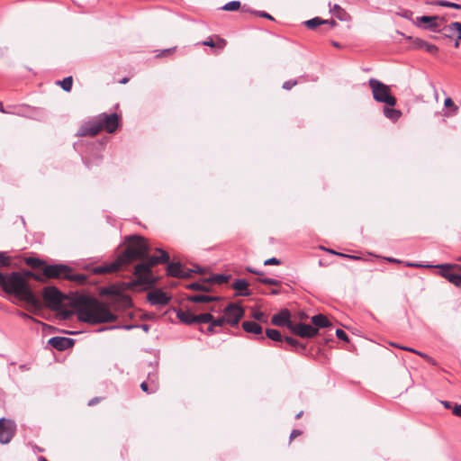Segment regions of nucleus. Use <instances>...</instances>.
I'll use <instances>...</instances> for the list:
<instances>
[{
  "mask_svg": "<svg viewBox=\"0 0 461 461\" xmlns=\"http://www.w3.org/2000/svg\"><path fill=\"white\" fill-rule=\"evenodd\" d=\"M127 248L118 259L122 266L130 264L133 260L146 259L145 261L135 266L134 276L136 279L129 284L130 287L138 285L152 286L157 282V278L153 276L151 267L158 264L168 263L169 255L167 251L157 249L161 253L159 257H149V247L147 240L139 235H131L127 237Z\"/></svg>",
  "mask_w": 461,
  "mask_h": 461,
  "instance_id": "nucleus-1",
  "label": "nucleus"
},
{
  "mask_svg": "<svg viewBox=\"0 0 461 461\" xmlns=\"http://www.w3.org/2000/svg\"><path fill=\"white\" fill-rule=\"evenodd\" d=\"M70 305L76 311L77 319L86 323L99 324L116 320V315L94 297L75 295L71 298Z\"/></svg>",
  "mask_w": 461,
  "mask_h": 461,
  "instance_id": "nucleus-2",
  "label": "nucleus"
},
{
  "mask_svg": "<svg viewBox=\"0 0 461 461\" xmlns=\"http://www.w3.org/2000/svg\"><path fill=\"white\" fill-rule=\"evenodd\" d=\"M0 288L8 294H13L34 308H40L41 303L32 290L24 275L14 271L10 274L0 272Z\"/></svg>",
  "mask_w": 461,
  "mask_h": 461,
  "instance_id": "nucleus-3",
  "label": "nucleus"
},
{
  "mask_svg": "<svg viewBox=\"0 0 461 461\" xmlns=\"http://www.w3.org/2000/svg\"><path fill=\"white\" fill-rule=\"evenodd\" d=\"M119 126V116L116 113H100L80 126L77 135L78 136H95L101 131L104 130L109 133H113Z\"/></svg>",
  "mask_w": 461,
  "mask_h": 461,
  "instance_id": "nucleus-4",
  "label": "nucleus"
},
{
  "mask_svg": "<svg viewBox=\"0 0 461 461\" xmlns=\"http://www.w3.org/2000/svg\"><path fill=\"white\" fill-rule=\"evenodd\" d=\"M43 276L51 279H66L78 284H84L86 281V276L84 274H73L72 268L64 264L48 265L43 267Z\"/></svg>",
  "mask_w": 461,
  "mask_h": 461,
  "instance_id": "nucleus-5",
  "label": "nucleus"
},
{
  "mask_svg": "<svg viewBox=\"0 0 461 461\" xmlns=\"http://www.w3.org/2000/svg\"><path fill=\"white\" fill-rule=\"evenodd\" d=\"M368 85L372 89L373 97L376 102L389 106L396 104V98L390 94V87L375 78H370Z\"/></svg>",
  "mask_w": 461,
  "mask_h": 461,
  "instance_id": "nucleus-6",
  "label": "nucleus"
},
{
  "mask_svg": "<svg viewBox=\"0 0 461 461\" xmlns=\"http://www.w3.org/2000/svg\"><path fill=\"white\" fill-rule=\"evenodd\" d=\"M46 305L52 310L59 311L64 300L63 294L55 286H47L42 293Z\"/></svg>",
  "mask_w": 461,
  "mask_h": 461,
  "instance_id": "nucleus-7",
  "label": "nucleus"
},
{
  "mask_svg": "<svg viewBox=\"0 0 461 461\" xmlns=\"http://www.w3.org/2000/svg\"><path fill=\"white\" fill-rule=\"evenodd\" d=\"M176 317L179 321L187 325L205 323L211 320V313L203 312L201 314H194L192 312L179 309L176 311Z\"/></svg>",
  "mask_w": 461,
  "mask_h": 461,
  "instance_id": "nucleus-8",
  "label": "nucleus"
},
{
  "mask_svg": "<svg viewBox=\"0 0 461 461\" xmlns=\"http://www.w3.org/2000/svg\"><path fill=\"white\" fill-rule=\"evenodd\" d=\"M16 431V424L14 420L9 419H0V443H9Z\"/></svg>",
  "mask_w": 461,
  "mask_h": 461,
  "instance_id": "nucleus-9",
  "label": "nucleus"
},
{
  "mask_svg": "<svg viewBox=\"0 0 461 461\" xmlns=\"http://www.w3.org/2000/svg\"><path fill=\"white\" fill-rule=\"evenodd\" d=\"M227 323L232 327H235L239 324L240 319L244 316V309L236 304V303H229L227 307L223 310Z\"/></svg>",
  "mask_w": 461,
  "mask_h": 461,
  "instance_id": "nucleus-10",
  "label": "nucleus"
},
{
  "mask_svg": "<svg viewBox=\"0 0 461 461\" xmlns=\"http://www.w3.org/2000/svg\"><path fill=\"white\" fill-rule=\"evenodd\" d=\"M455 264H441L436 266V267L439 268V274L441 276L446 278L449 283L453 284L456 287H461V275L452 273L450 270L454 268H457Z\"/></svg>",
  "mask_w": 461,
  "mask_h": 461,
  "instance_id": "nucleus-11",
  "label": "nucleus"
},
{
  "mask_svg": "<svg viewBox=\"0 0 461 461\" xmlns=\"http://www.w3.org/2000/svg\"><path fill=\"white\" fill-rule=\"evenodd\" d=\"M271 323L277 327H286L291 330L294 322L291 321V312L288 309H282L278 313L274 314Z\"/></svg>",
  "mask_w": 461,
  "mask_h": 461,
  "instance_id": "nucleus-12",
  "label": "nucleus"
},
{
  "mask_svg": "<svg viewBox=\"0 0 461 461\" xmlns=\"http://www.w3.org/2000/svg\"><path fill=\"white\" fill-rule=\"evenodd\" d=\"M291 331L301 337V338H307V339H311V338H313L315 337L317 334H318V329L310 325V324H306V323H303V322H300V323H297V324H294L293 325L292 329H291Z\"/></svg>",
  "mask_w": 461,
  "mask_h": 461,
  "instance_id": "nucleus-13",
  "label": "nucleus"
},
{
  "mask_svg": "<svg viewBox=\"0 0 461 461\" xmlns=\"http://www.w3.org/2000/svg\"><path fill=\"white\" fill-rule=\"evenodd\" d=\"M193 269H185L181 263L179 262H171L168 263L167 267V273L168 276L177 278H187L190 277Z\"/></svg>",
  "mask_w": 461,
  "mask_h": 461,
  "instance_id": "nucleus-14",
  "label": "nucleus"
},
{
  "mask_svg": "<svg viewBox=\"0 0 461 461\" xmlns=\"http://www.w3.org/2000/svg\"><path fill=\"white\" fill-rule=\"evenodd\" d=\"M147 299L152 305L165 306L169 303L171 298L161 289H156L148 294Z\"/></svg>",
  "mask_w": 461,
  "mask_h": 461,
  "instance_id": "nucleus-15",
  "label": "nucleus"
},
{
  "mask_svg": "<svg viewBox=\"0 0 461 461\" xmlns=\"http://www.w3.org/2000/svg\"><path fill=\"white\" fill-rule=\"evenodd\" d=\"M49 345L57 350L63 351L74 345V339L67 337H52L48 341Z\"/></svg>",
  "mask_w": 461,
  "mask_h": 461,
  "instance_id": "nucleus-16",
  "label": "nucleus"
},
{
  "mask_svg": "<svg viewBox=\"0 0 461 461\" xmlns=\"http://www.w3.org/2000/svg\"><path fill=\"white\" fill-rule=\"evenodd\" d=\"M121 267H122V265H121L119 259L117 258L116 260H114L113 262H112L110 264H105L103 266L95 267L94 268V273L99 274V275L113 273V272L120 270Z\"/></svg>",
  "mask_w": 461,
  "mask_h": 461,
  "instance_id": "nucleus-17",
  "label": "nucleus"
},
{
  "mask_svg": "<svg viewBox=\"0 0 461 461\" xmlns=\"http://www.w3.org/2000/svg\"><path fill=\"white\" fill-rule=\"evenodd\" d=\"M438 16H428L423 15L420 17H417L416 22L414 23L416 25L420 26V23H427V25L424 26L425 29H429L430 31L436 32L438 28Z\"/></svg>",
  "mask_w": 461,
  "mask_h": 461,
  "instance_id": "nucleus-18",
  "label": "nucleus"
},
{
  "mask_svg": "<svg viewBox=\"0 0 461 461\" xmlns=\"http://www.w3.org/2000/svg\"><path fill=\"white\" fill-rule=\"evenodd\" d=\"M186 300L192 303H203L217 302L220 301L221 298L219 296H211L207 294H191L186 296Z\"/></svg>",
  "mask_w": 461,
  "mask_h": 461,
  "instance_id": "nucleus-19",
  "label": "nucleus"
},
{
  "mask_svg": "<svg viewBox=\"0 0 461 461\" xmlns=\"http://www.w3.org/2000/svg\"><path fill=\"white\" fill-rule=\"evenodd\" d=\"M232 288L239 291L238 295L249 296L250 292L249 291V283L245 279H236L232 284Z\"/></svg>",
  "mask_w": 461,
  "mask_h": 461,
  "instance_id": "nucleus-20",
  "label": "nucleus"
},
{
  "mask_svg": "<svg viewBox=\"0 0 461 461\" xmlns=\"http://www.w3.org/2000/svg\"><path fill=\"white\" fill-rule=\"evenodd\" d=\"M243 330L248 333H253L256 335L262 334V327L255 321H246L242 323Z\"/></svg>",
  "mask_w": 461,
  "mask_h": 461,
  "instance_id": "nucleus-21",
  "label": "nucleus"
},
{
  "mask_svg": "<svg viewBox=\"0 0 461 461\" xmlns=\"http://www.w3.org/2000/svg\"><path fill=\"white\" fill-rule=\"evenodd\" d=\"M312 322L315 328H327L331 326V322L323 314H316L312 317Z\"/></svg>",
  "mask_w": 461,
  "mask_h": 461,
  "instance_id": "nucleus-22",
  "label": "nucleus"
},
{
  "mask_svg": "<svg viewBox=\"0 0 461 461\" xmlns=\"http://www.w3.org/2000/svg\"><path fill=\"white\" fill-rule=\"evenodd\" d=\"M186 288L203 292H208L210 290L209 282L207 281V279H203L201 282H193L191 284H188L186 285Z\"/></svg>",
  "mask_w": 461,
  "mask_h": 461,
  "instance_id": "nucleus-23",
  "label": "nucleus"
},
{
  "mask_svg": "<svg viewBox=\"0 0 461 461\" xmlns=\"http://www.w3.org/2000/svg\"><path fill=\"white\" fill-rule=\"evenodd\" d=\"M101 295H111V296H120L122 294V291L120 287L115 285L104 286L101 288L100 291Z\"/></svg>",
  "mask_w": 461,
  "mask_h": 461,
  "instance_id": "nucleus-24",
  "label": "nucleus"
},
{
  "mask_svg": "<svg viewBox=\"0 0 461 461\" xmlns=\"http://www.w3.org/2000/svg\"><path fill=\"white\" fill-rule=\"evenodd\" d=\"M284 340L288 345H290L296 352H303L306 348V346L304 344L300 343L297 339L292 337L285 336Z\"/></svg>",
  "mask_w": 461,
  "mask_h": 461,
  "instance_id": "nucleus-25",
  "label": "nucleus"
},
{
  "mask_svg": "<svg viewBox=\"0 0 461 461\" xmlns=\"http://www.w3.org/2000/svg\"><path fill=\"white\" fill-rule=\"evenodd\" d=\"M25 263L33 269H41L47 266L46 262L37 258H27Z\"/></svg>",
  "mask_w": 461,
  "mask_h": 461,
  "instance_id": "nucleus-26",
  "label": "nucleus"
},
{
  "mask_svg": "<svg viewBox=\"0 0 461 461\" xmlns=\"http://www.w3.org/2000/svg\"><path fill=\"white\" fill-rule=\"evenodd\" d=\"M384 114L386 118L390 119L393 122H395L401 117L402 112L392 107H384Z\"/></svg>",
  "mask_w": 461,
  "mask_h": 461,
  "instance_id": "nucleus-27",
  "label": "nucleus"
},
{
  "mask_svg": "<svg viewBox=\"0 0 461 461\" xmlns=\"http://www.w3.org/2000/svg\"><path fill=\"white\" fill-rule=\"evenodd\" d=\"M230 275L216 274V275H212V276L207 278V281L209 282V284L212 283V284L221 285V284L227 283L230 279Z\"/></svg>",
  "mask_w": 461,
  "mask_h": 461,
  "instance_id": "nucleus-28",
  "label": "nucleus"
},
{
  "mask_svg": "<svg viewBox=\"0 0 461 461\" xmlns=\"http://www.w3.org/2000/svg\"><path fill=\"white\" fill-rule=\"evenodd\" d=\"M266 335L268 339L273 341L281 342L284 340L285 336H282L281 332L275 329H267Z\"/></svg>",
  "mask_w": 461,
  "mask_h": 461,
  "instance_id": "nucleus-29",
  "label": "nucleus"
},
{
  "mask_svg": "<svg viewBox=\"0 0 461 461\" xmlns=\"http://www.w3.org/2000/svg\"><path fill=\"white\" fill-rule=\"evenodd\" d=\"M140 389L147 393H154L158 389V383L152 382L148 384L147 382H142L140 384Z\"/></svg>",
  "mask_w": 461,
  "mask_h": 461,
  "instance_id": "nucleus-30",
  "label": "nucleus"
},
{
  "mask_svg": "<svg viewBox=\"0 0 461 461\" xmlns=\"http://www.w3.org/2000/svg\"><path fill=\"white\" fill-rule=\"evenodd\" d=\"M327 22H325L323 19L320 18V17H314L312 19H310V20H307L304 22V24L305 26L308 28V29H311V30H314L316 29L318 26L321 25V24H325Z\"/></svg>",
  "mask_w": 461,
  "mask_h": 461,
  "instance_id": "nucleus-31",
  "label": "nucleus"
},
{
  "mask_svg": "<svg viewBox=\"0 0 461 461\" xmlns=\"http://www.w3.org/2000/svg\"><path fill=\"white\" fill-rule=\"evenodd\" d=\"M204 46H208L211 48L218 47L219 49H223L226 45V41L223 39H218V42L215 43L212 39L209 38L202 43Z\"/></svg>",
  "mask_w": 461,
  "mask_h": 461,
  "instance_id": "nucleus-32",
  "label": "nucleus"
},
{
  "mask_svg": "<svg viewBox=\"0 0 461 461\" xmlns=\"http://www.w3.org/2000/svg\"><path fill=\"white\" fill-rule=\"evenodd\" d=\"M58 84L61 86V88L64 91L69 92L72 88L73 78L72 77H67L63 80L59 81Z\"/></svg>",
  "mask_w": 461,
  "mask_h": 461,
  "instance_id": "nucleus-33",
  "label": "nucleus"
},
{
  "mask_svg": "<svg viewBox=\"0 0 461 461\" xmlns=\"http://www.w3.org/2000/svg\"><path fill=\"white\" fill-rule=\"evenodd\" d=\"M257 281L259 283L265 284V285H281L280 280L275 279V278H269V277H265V278L258 277L257 279Z\"/></svg>",
  "mask_w": 461,
  "mask_h": 461,
  "instance_id": "nucleus-34",
  "label": "nucleus"
},
{
  "mask_svg": "<svg viewBox=\"0 0 461 461\" xmlns=\"http://www.w3.org/2000/svg\"><path fill=\"white\" fill-rule=\"evenodd\" d=\"M240 7V1H230L223 5L222 9L225 11H237Z\"/></svg>",
  "mask_w": 461,
  "mask_h": 461,
  "instance_id": "nucleus-35",
  "label": "nucleus"
},
{
  "mask_svg": "<svg viewBox=\"0 0 461 461\" xmlns=\"http://www.w3.org/2000/svg\"><path fill=\"white\" fill-rule=\"evenodd\" d=\"M438 5L443 6V7H449V8H453V9H456V10H461V5L453 3V2H449V1H445V0L438 1Z\"/></svg>",
  "mask_w": 461,
  "mask_h": 461,
  "instance_id": "nucleus-36",
  "label": "nucleus"
},
{
  "mask_svg": "<svg viewBox=\"0 0 461 461\" xmlns=\"http://www.w3.org/2000/svg\"><path fill=\"white\" fill-rule=\"evenodd\" d=\"M209 321H212L213 322V325H215L216 327H222L225 323H227V321H226V318H225V315L224 316H221V317H218V318H214L212 316V314L211 313V320H209ZM207 321H205V323H207Z\"/></svg>",
  "mask_w": 461,
  "mask_h": 461,
  "instance_id": "nucleus-37",
  "label": "nucleus"
},
{
  "mask_svg": "<svg viewBox=\"0 0 461 461\" xmlns=\"http://www.w3.org/2000/svg\"><path fill=\"white\" fill-rule=\"evenodd\" d=\"M407 39L412 42L413 48H415V49H423L424 48V45L426 42L425 41H423L420 38H412L411 36H409Z\"/></svg>",
  "mask_w": 461,
  "mask_h": 461,
  "instance_id": "nucleus-38",
  "label": "nucleus"
},
{
  "mask_svg": "<svg viewBox=\"0 0 461 461\" xmlns=\"http://www.w3.org/2000/svg\"><path fill=\"white\" fill-rule=\"evenodd\" d=\"M11 265V258L5 252H0V267H7Z\"/></svg>",
  "mask_w": 461,
  "mask_h": 461,
  "instance_id": "nucleus-39",
  "label": "nucleus"
},
{
  "mask_svg": "<svg viewBox=\"0 0 461 461\" xmlns=\"http://www.w3.org/2000/svg\"><path fill=\"white\" fill-rule=\"evenodd\" d=\"M23 275H24L25 276V279L27 280V278H33L35 279L36 281H39V282H44V278L43 276L38 275V274H35L32 271H24L23 273H22Z\"/></svg>",
  "mask_w": 461,
  "mask_h": 461,
  "instance_id": "nucleus-40",
  "label": "nucleus"
},
{
  "mask_svg": "<svg viewBox=\"0 0 461 461\" xmlns=\"http://www.w3.org/2000/svg\"><path fill=\"white\" fill-rule=\"evenodd\" d=\"M456 29H454V27L452 26V23H450L448 25H446L443 29H442V32H445V36L447 37V38H451L454 33H456Z\"/></svg>",
  "mask_w": 461,
  "mask_h": 461,
  "instance_id": "nucleus-41",
  "label": "nucleus"
},
{
  "mask_svg": "<svg viewBox=\"0 0 461 461\" xmlns=\"http://www.w3.org/2000/svg\"><path fill=\"white\" fill-rule=\"evenodd\" d=\"M444 105L447 108H451L454 113H456L458 110V107L454 104L453 100L450 97L445 99Z\"/></svg>",
  "mask_w": 461,
  "mask_h": 461,
  "instance_id": "nucleus-42",
  "label": "nucleus"
},
{
  "mask_svg": "<svg viewBox=\"0 0 461 461\" xmlns=\"http://www.w3.org/2000/svg\"><path fill=\"white\" fill-rule=\"evenodd\" d=\"M426 50L427 52L430 53V54H437L438 51V48L434 45V44H430L429 42H425V45H424V48Z\"/></svg>",
  "mask_w": 461,
  "mask_h": 461,
  "instance_id": "nucleus-43",
  "label": "nucleus"
},
{
  "mask_svg": "<svg viewBox=\"0 0 461 461\" xmlns=\"http://www.w3.org/2000/svg\"><path fill=\"white\" fill-rule=\"evenodd\" d=\"M391 345H392V346H393V347H396V348H402V349H403V350H406V351H410V352L416 353V354H418V355L421 356L422 357H427V355H426V354H423V353H421V352H420V351H418V350H416V349H413V348H408V347H402V346H399V345H397V344H395V343H392Z\"/></svg>",
  "mask_w": 461,
  "mask_h": 461,
  "instance_id": "nucleus-44",
  "label": "nucleus"
},
{
  "mask_svg": "<svg viewBox=\"0 0 461 461\" xmlns=\"http://www.w3.org/2000/svg\"><path fill=\"white\" fill-rule=\"evenodd\" d=\"M397 15H399V16H401L402 18H405L407 20H411L413 13L411 10L404 9V10H402L401 12H398Z\"/></svg>",
  "mask_w": 461,
  "mask_h": 461,
  "instance_id": "nucleus-45",
  "label": "nucleus"
},
{
  "mask_svg": "<svg viewBox=\"0 0 461 461\" xmlns=\"http://www.w3.org/2000/svg\"><path fill=\"white\" fill-rule=\"evenodd\" d=\"M336 336L338 337V339L343 340V341H348V336L347 335V333L341 330V329H337L336 330Z\"/></svg>",
  "mask_w": 461,
  "mask_h": 461,
  "instance_id": "nucleus-46",
  "label": "nucleus"
},
{
  "mask_svg": "<svg viewBox=\"0 0 461 461\" xmlns=\"http://www.w3.org/2000/svg\"><path fill=\"white\" fill-rule=\"evenodd\" d=\"M331 11L333 13L336 14L337 17L339 19V20H342V17L340 16V13H343L344 10L341 8V6L338 4H335L331 9Z\"/></svg>",
  "mask_w": 461,
  "mask_h": 461,
  "instance_id": "nucleus-47",
  "label": "nucleus"
},
{
  "mask_svg": "<svg viewBox=\"0 0 461 461\" xmlns=\"http://www.w3.org/2000/svg\"><path fill=\"white\" fill-rule=\"evenodd\" d=\"M296 84H297L296 80H288L283 84V88L285 90H291Z\"/></svg>",
  "mask_w": 461,
  "mask_h": 461,
  "instance_id": "nucleus-48",
  "label": "nucleus"
},
{
  "mask_svg": "<svg viewBox=\"0 0 461 461\" xmlns=\"http://www.w3.org/2000/svg\"><path fill=\"white\" fill-rule=\"evenodd\" d=\"M452 26L456 29V32L457 33V40L461 41V23L453 22Z\"/></svg>",
  "mask_w": 461,
  "mask_h": 461,
  "instance_id": "nucleus-49",
  "label": "nucleus"
},
{
  "mask_svg": "<svg viewBox=\"0 0 461 461\" xmlns=\"http://www.w3.org/2000/svg\"><path fill=\"white\" fill-rule=\"evenodd\" d=\"M206 324H208V327L206 329V334L208 335H212L214 334L216 331H215V328L216 326L213 325V322L212 321H208Z\"/></svg>",
  "mask_w": 461,
  "mask_h": 461,
  "instance_id": "nucleus-50",
  "label": "nucleus"
},
{
  "mask_svg": "<svg viewBox=\"0 0 461 461\" xmlns=\"http://www.w3.org/2000/svg\"><path fill=\"white\" fill-rule=\"evenodd\" d=\"M280 263H281V261L279 259H277L276 258H271L265 260L264 265L265 266L280 265Z\"/></svg>",
  "mask_w": 461,
  "mask_h": 461,
  "instance_id": "nucleus-51",
  "label": "nucleus"
},
{
  "mask_svg": "<svg viewBox=\"0 0 461 461\" xmlns=\"http://www.w3.org/2000/svg\"><path fill=\"white\" fill-rule=\"evenodd\" d=\"M255 14H258L260 17L267 18V19L271 20V21L274 20L273 16L271 14H267V12L257 11V12H255Z\"/></svg>",
  "mask_w": 461,
  "mask_h": 461,
  "instance_id": "nucleus-52",
  "label": "nucleus"
},
{
  "mask_svg": "<svg viewBox=\"0 0 461 461\" xmlns=\"http://www.w3.org/2000/svg\"><path fill=\"white\" fill-rule=\"evenodd\" d=\"M252 316L257 321H262L264 318V313L260 311H257L253 312Z\"/></svg>",
  "mask_w": 461,
  "mask_h": 461,
  "instance_id": "nucleus-53",
  "label": "nucleus"
},
{
  "mask_svg": "<svg viewBox=\"0 0 461 461\" xmlns=\"http://www.w3.org/2000/svg\"><path fill=\"white\" fill-rule=\"evenodd\" d=\"M452 413L455 416L461 417V404L456 405L452 410Z\"/></svg>",
  "mask_w": 461,
  "mask_h": 461,
  "instance_id": "nucleus-54",
  "label": "nucleus"
},
{
  "mask_svg": "<svg viewBox=\"0 0 461 461\" xmlns=\"http://www.w3.org/2000/svg\"><path fill=\"white\" fill-rule=\"evenodd\" d=\"M246 270H247L248 272H249V273H252V274H255V275H258V276H263V274H264L263 272L258 271V270H257V269H255V268H253V267H248L246 268Z\"/></svg>",
  "mask_w": 461,
  "mask_h": 461,
  "instance_id": "nucleus-55",
  "label": "nucleus"
},
{
  "mask_svg": "<svg viewBox=\"0 0 461 461\" xmlns=\"http://www.w3.org/2000/svg\"><path fill=\"white\" fill-rule=\"evenodd\" d=\"M302 434V431L299 429H293L290 434V440L295 438L296 437L300 436Z\"/></svg>",
  "mask_w": 461,
  "mask_h": 461,
  "instance_id": "nucleus-56",
  "label": "nucleus"
},
{
  "mask_svg": "<svg viewBox=\"0 0 461 461\" xmlns=\"http://www.w3.org/2000/svg\"><path fill=\"white\" fill-rule=\"evenodd\" d=\"M336 255L342 257V258H350V259H358L359 258L357 256L348 255V254H344V253H340V252L336 253Z\"/></svg>",
  "mask_w": 461,
  "mask_h": 461,
  "instance_id": "nucleus-57",
  "label": "nucleus"
},
{
  "mask_svg": "<svg viewBox=\"0 0 461 461\" xmlns=\"http://www.w3.org/2000/svg\"><path fill=\"white\" fill-rule=\"evenodd\" d=\"M101 401V398L100 397H95L93 399H91L89 402H88V405L89 406H93L96 403H98L99 402Z\"/></svg>",
  "mask_w": 461,
  "mask_h": 461,
  "instance_id": "nucleus-58",
  "label": "nucleus"
},
{
  "mask_svg": "<svg viewBox=\"0 0 461 461\" xmlns=\"http://www.w3.org/2000/svg\"><path fill=\"white\" fill-rule=\"evenodd\" d=\"M204 310L208 311L207 312H209V313L218 312V310L216 309V307L214 305L207 306L204 308Z\"/></svg>",
  "mask_w": 461,
  "mask_h": 461,
  "instance_id": "nucleus-59",
  "label": "nucleus"
},
{
  "mask_svg": "<svg viewBox=\"0 0 461 461\" xmlns=\"http://www.w3.org/2000/svg\"><path fill=\"white\" fill-rule=\"evenodd\" d=\"M327 22L325 24H329L331 28L336 27L338 25L335 20H324Z\"/></svg>",
  "mask_w": 461,
  "mask_h": 461,
  "instance_id": "nucleus-60",
  "label": "nucleus"
},
{
  "mask_svg": "<svg viewBox=\"0 0 461 461\" xmlns=\"http://www.w3.org/2000/svg\"><path fill=\"white\" fill-rule=\"evenodd\" d=\"M406 266L409 267H424L423 265L421 264H418V263H406Z\"/></svg>",
  "mask_w": 461,
  "mask_h": 461,
  "instance_id": "nucleus-61",
  "label": "nucleus"
},
{
  "mask_svg": "<svg viewBox=\"0 0 461 461\" xmlns=\"http://www.w3.org/2000/svg\"><path fill=\"white\" fill-rule=\"evenodd\" d=\"M18 315L24 320L31 319V316L23 312H19Z\"/></svg>",
  "mask_w": 461,
  "mask_h": 461,
  "instance_id": "nucleus-62",
  "label": "nucleus"
},
{
  "mask_svg": "<svg viewBox=\"0 0 461 461\" xmlns=\"http://www.w3.org/2000/svg\"><path fill=\"white\" fill-rule=\"evenodd\" d=\"M140 328L142 329V330H144L145 332H148L149 330V325L148 324H141V325H139Z\"/></svg>",
  "mask_w": 461,
  "mask_h": 461,
  "instance_id": "nucleus-63",
  "label": "nucleus"
},
{
  "mask_svg": "<svg viewBox=\"0 0 461 461\" xmlns=\"http://www.w3.org/2000/svg\"><path fill=\"white\" fill-rule=\"evenodd\" d=\"M441 403L444 405V407L446 409H450L451 408V402H447V401H442Z\"/></svg>",
  "mask_w": 461,
  "mask_h": 461,
  "instance_id": "nucleus-64",
  "label": "nucleus"
}]
</instances>
